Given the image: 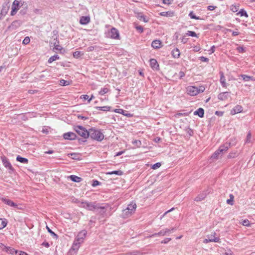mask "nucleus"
Listing matches in <instances>:
<instances>
[{
  "label": "nucleus",
  "mask_w": 255,
  "mask_h": 255,
  "mask_svg": "<svg viewBox=\"0 0 255 255\" xmlns=\"http://www.w3.org/2000/svg\"><path fill=\"white\" fill-rule=\"evenodd\" d=\"M136 208L135 202H132L128 204L127 207L122 211V216L124 218H128L134 213Z\"/></svg>",
  "instance_id": "obj_1"
},
{
  "label": "nucleus",
  "mask_w": 255,
  "mask_h": 255,
  "mask_svg": "<svg viewBox=\"0 0 255 255\" xmlns=\"http://www.w3.org/2000/svg\"><path fill=\"white\" fill-rule=\"evenodd\" d=\"M89 137L92 139L101 141L104 138V135L101 130L92 128L89 130Z\"/></svg>",
  "instance_id": "obj_2"
},
{
  "label": "nucleus",
  "mask_w": 255,
  "mask_h": 255,
  "mask_svg": "<svg viewBox=\"0 0 255 255\" xmlns=\"http://www.w3.org/2000/svg\"><path fill=\"white\" fill-rule=\"evenodd\" d=\"M81 207L90 211H94V210L99 209L104 210L105 209V207L102 206L100 204L87 202H82Z\"/></svg>",
  "instance_id": "obj_3"
},
{
  "label": "nucleus",
  "mask_w": 255,
  "mask_h": 255,
  "mask_svg": "<svg viewBox=\"0 0 255 255\" xmlns=\"http://www.w3.org/2000/svg\"><path fill=\"white\" fill-rule=\"evenodd\" d=\"M205 88L200 86L199 88L195 86H188L186 88L187 94L191 96H194L204 91Z\"/></svg>",
  "instance_id": "obj_4"
},
{
  "label": "nucleus",
  "mask_w": 255,
  "mask_h": 255,
  "mask_svg": "<svg viewBox=\"0 0 255 255\" xmlns=\"http://www.w3.org/2000/svg\"><path fill=\"white\" fill-rule=\"evenodd\" d=\"M228 145L221 146L219 149L216 151L211 157V159H217L220 155L222 156L228 149Z\"/></svg>",
  "instance_id": "obj_5"
},
{
  "label": "nucleus",
  "mask_w": 255,
  "mask_h": 255,
  "mask_svg": "<svg viewBox=\"0 0 255 255\" xmlns=\"http://www.w3.org/2000/svg\"><path fill=\"white\" fill-rule=\"evenodd\" d=\"M75 130L81 136L84 138H87L89 137V130L88 131L86 128L82 126L75 127Z\"/></svg>",
  "instance_id": "obj_6"
},
{
  "label": "nucleus",
  "mask_w": 255,
  "mask_h": 255,
  "mask_svg": "<svg viewBox=\"0 0 255 255\" xmlns=\"http://www.w3.org/2000/svg\"><path fill=\"white\" fill-rule=\"evenodd\" d=\"M109 37L115 39H120V34L118 30L116 28L113 27L109 32Z\"/></svg>",
  "instance_id": "obj_7"
},
{
  "label": "nucleus",
  "mask_w": 255,
  "mask_h": 255,
  "mask_svg": "<svg viewBox=\"0 0 255 255\" xmlns=\"http://www.w3.org/2000/svg\"><path fill=\"white\" fill-rule=\"evenodd\" d=\"M81 243L82 242L78 241V240L76 238L68 255H69V254H71L72 252H74V253H76L80 248V246Z\"/></svg>",
  "instance_id": "obj_8"
},
{
  "label": "nucleus",
  "mask_w": 255,
  "mask_h": 255,
  "mask_svg": "<svg viewBox=\"0 0 255 255\" xmlns=\"http://www.w3.org/2000/svg\"><path fill=\"white\" fill-rule=\"evenodd\" d=\"M216 233H214L213 235H211L210 236H208V238L205 239L203 241V243L205 244H207L209 242H215L218 243L220 242V239L218 237H215Z\"/></svg>",
  "instance_id": "obj_9"
},
{
  "label": "nucleus",
  "mask_w": 255,
  "mask_h": 255,
  "mask_svg": "<svg viewBox=\"0 0 255 255\" xmlns=\"http://www.w3.org/2000/svg\"><path fill=\"white\" fill-rule=\"evenodd\" d=\"M11 15H14L16 14L19 9V1L18 0H14L12 4Z\"/></svg>",
  "instance_id": "obj_10"
},
{
  "label": "nucleus",
  "mask_w": 255,
  "mask_h": 255,
  "mask_svg": "<svg viewBox=\"0 0 255 255\" xmlns=\"http://www.w3.org/2000/svg\"><path fill=\"white\" fill-rule=\"evenodd\" d=\"M230 97V93L228 92L221 93L218 95V99L221 101L226 100Z\"/></svg>",
  "instance_id": "obj_11"
},
{
  "label": "nucleus",
  "mask_w": 255,
  "mask_h": 255,
  "mask_svg": "<svg viewBox=\"0 0 255 255\" xmlns=\"http://www.w3.org/2000/svg\"><path fill=\"white\" fill-rule=\"evenodd\" d=\"M87 234V231L85 230L81 231L80 232L78 235L77 236L76 239L78 241L83 243L84 241V239L85 238Z\"/></svg>",
  "instance_id": "obj_12"
},
{
  "label": "nucleus",
  "mask_w": 255,
  "mask_h": 255,
  "mask_svg": "<svg viewBox=\"0 0 255 255\" xmlns=\"http://www.w3.org/2000/svg\"><path fill=\"white\" fill-rule=\"evenodd\" d=\"M63 137L65 139L73 140L76 138V135L74 132H68L63 134Z\"/></svg>",
  "instance_id": "obj_13"
},
{
  "label": "nucleus",
  "mask_w": 255,
  "mask_h": 255,
  "mask_svg": "<svg viewBox=\"0 0 255 255\" xmlns=\"http://www.w3.org/2000/svg\"><path fill=\"white\" fill-rule=\"evenodd\" d=\"M171 233V230L169 229H165L161 230L159 232L157 233H155L152 235V236H165L166 235H169Z\"/></svg>",
  "instance_id": "obj_14"
},
{
  "label": "nucleus",
  "mask_w": 255,
  "mask_h": 255,
  "mask_svg": "<svg viewBox=\"0 0 255 255\" xmlns=\"http://www.w3.org/2000/svg\"><path fill=\"white\" fill-rule=\"evenodd\" d=\"M243 107L240 105H237L231 111V114L233 115L241 113L243 111Z\"/></svg>",
  "instance_id": "obj_15"
},
{
  "label": "nucleus",
  "mask_w": 255,
  "mask_h": 255,
  "mask_svg": "<svg viewBox=\"0 0 255 255\" xmlns=\"http://www.w3.org/2000/svg\"><path fill=\"white\" fill-rule=\"evenodd\" d=\"M2 201L5 204H7V205H8L9 206L14 207L17 208V209H20L19 208H18L17 207L18 205L14 203L13 201H12L10 200H9L7 199H3Z\"/></svg>",
  "instance_id": "obj_16"
},
{
  "label": "nucleus",
  "mask_w": 255,
  "mask_h": 255,
  "mask_svg": "<svg viewBox=\"0 0 255 255\" xmlns=\"http://www.w3.org/2000/svg\"><path fill=\"white\" fill-rule=\"evenodd\" d=\"M90 21V17L89 16H82L80 19V23L81 24L85 25Z\"/></svg>",
  "instance_id": "obj_17"
},
{
  "label": "nucleus",
  "mask_w": 255,
  "mask_h": 255,
  "mask_svg": "<svg viewBox=\"0 0 255 255\" xmlns=\"http://www.w3.org/2000/svg\"><path fill=\"white\" fill-rule=\"evenodd\" d=\"M162 43L160 40H155L152 42L151 46L154 49H158L161 47Z\"/></svg>",
  "instance_id": "obj_18"
},
{
  "label": "nucleus",
  "mask_w": 255,
  "mask_h": 255,
  "mask_svg": "<svg viewBox=\"0 0 255 255\" xmlns=\"http://www.w3.org/2000/svg\"><path fill=\"white\" fill-rule=\"evenodd\" d=\"M160 15L162 16H166V17H173L174 16V12L172 11H164L161 12L159 13Z\"/></svg>",
  "instance_id": "obj_19"
},
{
  "label": "nucleus",
  "mask_w": 255,
  "mask_h": 255,
  "mask_svg": "<svg viewBox=\"0 0 255 255\" xmlns=\"http://www.w3.org/2000/svg\"><path fill=\"white\" fill-rule=\"evenodd\" d=\"M1 159L3 164L5 167L8 168L10 169H12V166L11 165L10 162L8 161V159L5 157H3Z\"/></svg>",
  "instance_id": "obj_20"
},
{
  "label": "nucleus",
  "mask_w": 255,
  "mask_h": 255,
  "mask_svg": "<svg viewBox=\"0 0 255 255\" xmlns=\"http://www.w3.org/2000/svg\"><path fill=\"white\" fill-rule=\"evenodd\" d=\"M195 115H198L200 118H203L204 115V110L203 108H200L194 113Z\"/></svg>",
  "instance_id": "obj_21"
},
{
  "label": "nucleus",
  "mask_w": 255,
  "mask_h": 255,
  "mask_svg": "<svg viewBox=\"0 0 255 255\" xmlns=\"http://www.w3.org/2000/svg\"><path fill=\"white\" fill-rule=\"evenodd\" d=\"M3 246L4 248L2 249L3 250H4L5 252L9 253V254L11 255H14V252L15 250H14L13 248H11L10 247H6L4 246L2 244H1L0 245V247Z\"/></svg>",
  "instance_id": "obj_22"
},
{
  "label": "nucleus",
  "mask_w": 255,
  "mask_h": 255,
  "mask_svg": "<svg viewBox=\"0 0 255 255\" xmlns=\"http://www.w3.org/2000/svg\"><path fill=\"white\" fill-rule=\"evenodd\" d=\"M150 65L151 67L153 69H157L159 66L157 61L154 59H150Z\"/></svg>",
  "instance_id": "obj_23"
},
{
  "label": "nucleus",
  "mask_w": 255,
  "mask_h": 255,
  "mask_svg": "<svg viewBox=\"0 0 255 255\" xmlns=\"http://www.w3.org/2000/svg\"><path fill=\"white\" fill-rule=\"evenodd\" d=\"M206 196V193H202L197 196L195 199L194 200L196 202H199L203 200Z\"/></svg>",
  "instance_id": "obj_24"
},
{
  "label": "nucleus",
  "mask_w": 255,
  "mask_h": 255,
  "mask_svg": "<svg viewBox=\"0 0 255 255\" xmlns=\"http://www.w3.org/2000/svg\"><path fill=\"white\" fill-rule=\"evenodd\" d=\"M21 24V21L20 20H15L12 22L10 27L12 28H16L20 26Z\"/></svg>",
  "instance_id": "obj_25"
},
{
  "label": "nucleus",
  "mask_w": 255,
  "mask_h": 255,
  "mask_svg": "<svg viewBox=\"0 0 255 255\" xmlns=\"http://www.w3.org/2000/svg\"><path fill=\"white\" fill-rule=\"evenodd\" d=\"M137 17L140 20H142L144 22H147L149 21V19L146 18L142 13H138L137 15Z\"/></svg>",
  "instance_id": "obj_26"
},
{
  "label": "nucleus",
  "mask_w": 255,
  "mask_h": 255,
  "mask_svg": "<svg viewBox=\"0 0 255 255\" xmlns=\"http://www.w3.org/2000/svg\"><path fill=\"white\" fill-rule=\"evenodd\" d=\"M220 82L222 84V86L223 87H227V84L226 83V79L225 76H224L223 73H221V77H220Z\"/></svg>",
  "instance_id": "obj_27"
},
{
  "label": "nucleus",
  "mask_w": 255,
  "mask_h": 255,
  "mask_svg": "<svg viewBox=\"0 0 255 255\" xmlns=\"http://www.w3.org/2000/svg\"><path fill=\"white\" fill-rule=\"evenodd\" d=\"M172 55L174 58H179L180 55L179 50L178 48L174 49L172 51Z\"/></svg>",
  "instance_id": "obj_28"
},
{
  "label": "nucleus",
  "mask_w": 255,
  "mask_h": 255,
  "mask_svg": "<svg viewBox=\"0 0 255 255\" xmlns=\"http://www.w3.org/2000/svg\"><path fill=\"white\" fill-rule=\"evenodd\" d=\"M69 156H71L73 159L80 160V155L79 153H71L68 154Z\"/></svg>",
  "instance_id": "obj_29"
},
{
  "label": "nucleus",
  "mask_w": 255,
  "mask_h": 255,
  "mask_svg": "<svg viewBox=\"0 0 255 255\" xmlns=\"http://www.w3.org/2000/svg\"><path fill=\"white\" fill-rule=\"evenodd\" d=\"M70 178L71 180L75 182H80L82 180V178L81 177H78L76 175H71L70 176Z\"/></svg>",
  "instance_id": "obj_30"
},
{
  "label": "nucleus",
  "mask_w": 255,
  "mask_h": 255,
  "mask_svg": "<svg viewBox=\"0 0 255 255\" xmlns=\"http://www.w3.org/2000/svg\"><path fill=\"white\" fill-rule=\"evenodd\" d=\"M16 160L23 163H28V159L27 158L22 157L19 155H18L16 157Z\"/></svg>",
  "instance_id": "obj_31"
},
{
  "label": "nucleus",
  "mask_w": 255,
  "mask_h": 255,
  "mask_svg": "<svg viewBox=\"0 0 255 255\" xmlns=\"http://www.w3.org/2000/svg\"><path fill=\"white\" fill-rule=\"evenodd\" d=\"M59 59V56L57 54H55L49 58V59L48 60V62L49 63H51L52 62H53L56 60H58Z\"/></svg>",
  "instance_id": "obj_32"
},
{
  "label": "nucleus",
  "mask_w": 255,
  "mask_h": 255,
  "mask_svg": "<svg viewBox=\"0 0 255 255\" xmlns=\"http://www.w3.org/2000/svg\"><path fill=\"white\" fill-rule=\"evenodd\" d=\"M110 90L107 87H104L99 91V94L100 95H104V94L108 93L109 92Z\"/></svg>",
  "instance_id": "obj_33"
},
{
  "label": "nucleus",
  "mask_w": 255,
  "mask_h": 255,
  "mask_svg": "<svg viewBox=\"0 0 255 255\" xmlns=\"http://www.w3.org/2000/svg\"><path fill=\"white\" fill-rule=\"evenodd\" d=\"M7 225V222L5 220L0 219V229H2L6 227Z\"/></svg>",
  "instance_id": "obj_34"
},
{
  "label": "nucleus",
  "mask_w": 255,
  "mask_h": 255,
  "mask_svg": "<svg viewBox=\"0 0 255 255\" xmlns=\"http://www.w3.org/2000/svg\"><path fill=\"white\" fill-rule=\"evenodd\" d=\"M241 77L243 78V80H244L245 81L254 80V78L253 77L249 76L246 75H241Z\"/></svg>",
  "instance_id": "obj_35"
},
{
  "label": "nucleus",
  "mask_w": 255,
  "mask_h": 255,
  "mask_svg": "<svg viewBox=\"0 0 255 255\" xmlns=\"http://www.w3.org/2000/svg\"><path fill=\"white\" fill-rule=\"evenodd\" d=\"M107 174L112 175V174H116L118 175H122L123 174V172L121 170H116L112 172H109L107 173Z\"/></svg>",
  "instance_id": "obj_36"
},
{
  "label": "nucleus",
  "mask_w": 255,
  "mask_h": 255,
  "mask_svg": "<svg viewBox=\"0 0 255 255\" xmlns=\"http://www.w3.org/2000/svg\"><path fill=\"white\" fill-rule=\"evenodd\" d=\"M96 109L103 111H110L111 107L109 106L97 107Z\"/></svg>",
  "instance_id": "obj_37"
},
{
  "label": "nucleus",
  "mask_w": 255,
  "mask_h": 255,
  "mask_svg": "<svg viewBox=\"0 0 255 255\" xmlns=\"http://www.w3.org/2000/svg\"><path fill=\"white\" fill-rule=\"evenodd\" d=\"M54 47L53 48V50H61L62 49V47L59 45V42H55L53 43Z\"/></svg>",
  "instance_id": "obj_38"
},
{
  "label": "nucleus",
  "mask_w": 255,
  "mask_h": 255,
  "mask_svg": "<svg viewBox=\"0 0 255 255\" xmlns=\"http://www.w3.org/2000/svg\"><path fill=\"white\" fill-rule=\"evenodd\" d=\"M132 144L135 145L136 147H140L141 145V142L139 140H134L132 142Z\"/></svg>",
  "instance_id": "obj_39"
},
{
  "label": "nucleus",
  "mask_w": 255,
  "mask_h": 255,
  "mask_svg": "<svg viewBox=\"0 0 255 255\" xmlns=\"http://www.w3.org/2000/svg\"><path fill=\"white\" fill-rule=\"evenodd\" d=\"M83 53H82L81 52L77 51L73 53V55L75 58H78L80 57L81 56L83 55Z\"/></svg>",
  "instance_id": "obj_40"
},
{
  "label": "nucleus",
  "mask_w": 255,
  "mask_h": 255,
  "mask_svg": "<svg viewBox=\"0 0 255 255\" xmlns=\"http://www.w3.org/2000/svg\"><path fill=\"white\" fill-rule=\"evenodd\" d=\"M251 137H252V134L251 131H249L247 135L246 139V143H250L251 141Z\"/></svg>",
  "instance_id": "obj_41"
},
{
  "label": "nucleus",
  "mask_w": 255,
  "mask_h": 255,
  "mask_svg": "<svg viewBox=\"0 0 255 255\" xmlns=\"http://www.w3.org/2000/svg\"><path fill=\"white\" fill-rule=\"evenodd\" d=\"M59 84L61 86H67V85H69V82L68 81H66V80H63V79H61L59 81Z\"/></svg>",
  "instance_id": "obj_42"
},
{
  "label": "nucleus",
  "mask_w": 255,
  "mask_h": 255,
  "mask_svg": "<svg viewBox=\"0 0 255 255\" xmlns=\"http://www.w3.org/2000/svg\"><path fill=\"white\" fill-rule=\"evenodd\" d=\"M186 35H188V36H192V37H198V36H197V34L194 31H188L187 33H186Z\"/></svg>",
  "instance_id": "obj_43"
},
{
  "label": "nucleus",
  "mask_w": 255,
  "mask_h": 255,
  "mask_svg": "<svg viewBox=\"0 0 255 255\" xmlns=\"http://www.w3.org/2000/svg\"><path fill=\"white\" fill-rule=\"evenodd\" d=\"M189 16L192 19H200V18L199 17L196 16L193 11H191L189 14Z\"/></svg>",
  "instance_id": "obj_44"
},
{
  "label": "nucleus",
  "mask_w": 255,
  "mask_h": 255,
  "mask_svg": "<svg viewBox=\"0 0 255 255\" xmlns=\"http://www.w3.org/2000/svg\"><path fill=\"white\" fill-rule=\"evenodd\" d=\"M239 14H240L241 16H245L247 17H248V15L247 12L243 9L240 10V11L239 12Z\"/></svg>",
  "instance_id": "obj_45"
},
{
  "label": "nucleus",
  "mask_w": 255,
  "mask_h": 255,
  "mask_svg": "<svg viewBox=\"0 0 255 255\" xmlns=\"http://www.w3.org/2000/svg\"><path fill=\"white\" fill-rule=\"evenodd\" d=\"M46 229H47V231L48 232L50 233L51 234L52 236H53V237L54 238H57L58 237V236L57 234H56L55 233H54L53 231H52L47 226H46Z\"/></svg>",
  "instance_id": "obj_46"
},
{
  "label": "nucleus",
  "mask_w": 255,
  "mask_h": 255,
  "mask_svg": "<svg viewBox=\"0 0 255 255\" xmlns=\"http://www.w3.org/2000/svg\"><path fill=\"white\" fill-rule=\"evenodd\" d=\"M230 197V199H228L227 200V202L228 204L232 205H233L234 196L233 195L231 194Z\"/></svg>",
  "instance_id": "obj_47"
},
{
  "label": "nucleus",
  "mask_w": 255,
  "mask_h": 255,
  "mask_svg": "<svg viewBox=\"0 0 255 255\" xmlns=\"http://www.w3.org/2000/svg\"><path fill=\"white\" fill-rule=\"evenodd\" d=\"M30 42V38L29 37L27 36L24 38L22 41V43L23 44H27Z\"/></svg>",
  "instance_id": "obj_48"
},
{
  "label": "nucleus",
  "mask_w": 255,
  "mask_h": 255,
  "mask_svg": "<svg viewBox=\"0 0 255 255\" xmlns=\"http://www.w3.org/2000/svg\"><path fill=\"white\" fill-rule=\"evenodd\" d=\"M161 166V163L160 162H157L155 164H153L152 166V168L153 169H156Z\"/></svg>",
  "instance_id": "obj_49"
},
{
  "label": "nucleus",
  "mask_w": 255,
  "mask_h": 255,
  "mask_svg": "<svg viewBox=\"0 0 255 255\" xmlns=\"http://www.w3.org/2000/svg\"><path fill=\"white\" fill-rule=\"evenodd\" d=\"M243 226L249 227L250 226V222L248 220H245L242 223Z\"/></svg>",
  "instance_id": "obj_50"
},
{
  "label": "nucleus",
  "mask_w": 255,
  "mask_h": 255,
  "mask_svg": "<svg viewBox=\"0 0 255 255\" xmlns=\"http://www.w3.org/2000/svg\"><path fill=\"white\" fill-rule=\"evenodd\" d=\"M135 28L137 30H138L140 33H142L143 31V27L140 25H137L135 26Z\"/></svg>",
  "instance_id": "obj_51"
},
{
  "label": "nucleus",
  "mask_w": 255,
  "mask_h": 255,
  "mask_svg": "<svg viewBox=\"0 0 255 255\" xmlns=\"http://www.w3.org/2000/svg\"><path fill=\"white\" fill-rule=\"evenodd\" d=\"M237 49L240 53H243L245 51L244 47L242 46H239L237 47Z\"/></svg>",
  "instance_id": "obj_52"
},
{
  "label": "nucleus",
  "mask_w": 255,
  "mask_h": 255,
  "mask_svg": "<svg viewBox=\"0 0 255 255\" xmlns=\"http://www.w3.org/2000/svg\"><path fill=\"white\" fill-rule=\"evenodd\" d=\"M171 240V238H165L164 240H163V241H162L161 242V244H167L168 243L169 241H170Z\"/></svg>",
  "instance_id": "obj_53"
},
{
  "label": "nucleus",
  "mask_w": 255,
  "mask_h": 255,
  "mask_svg": "<svg viewBox=\"0 0 255 255\" xmlns=\"http://www.w3.org/2000/svg\"><path fill=\"white\" fill-rule=\"evenodd\" d=\"M114 112L116 113H117L122 114L124 115V111L121 109H115L114 110Z\"/></svg>",
  "instance_id": "obj_54"
},
{
  "label": "nucleus",
  "mask_w": 255,
  "mask_h": 255,
  "mask_svg": "<svg viewBox=\"0 0 255 255\" xmlns=\"http://www.w3.org/2000/svg\"><path fill=\"white\" fill-rule=\"evenodd\" d=\"M185 73L184 72L180 71L179 73L178 76H179V77L180 79H182L183 77L185 76Z\"/></svg>",
  "instance_id": "obj_55"
},
{
  "label": "nucleus",
  "mask_w": 255,
  "mask_h": 255,
  "mask_svg": "<svg viewBox=\"0 0 255 255\" xmlns=\"http://www.w3.org/2000/svg\"><path fill=\"white\" fill-rule=\"evenodd\" d=\"M200 59L202 61V62H207L209 61V59L206 58V57H203V56H202L200 57Z\"/></svg>",
  "instance_id": "obj_56"
},
{
  "label": "nucleus",
  "mask_w": 255,
  "mask_h": 255,
  "mask_svg": "<svg viewBox=\"0 0 255 255\" xmlns=\"http://www.w3.org/2000/svg\"><path fill=\"white\" fill-rule=\"evenodd\" d=\"M174 209V208H171V209H170V210H168L167 211H166V212H165V213H164V214L161 216V217L160 219H162V218H163L164 216H165V215H166L167 213H168L170 212L171 211H173Z\"/></svg>",
  "instance_id": "obj_57"
},
{
  "label": "nucleus",
  "mask_w": 255,
  "mask_h": 255,
  "mask_svg": "<svg viewBox=\"0 0 255 255\" xmlns=\"http://www.w3.org/2000/svg\"><path fill=\"white\" fill-rule=\"evenodd\" d=\"M100 184V182L97 180H94L92 186L95 187Z\"/></svg>",
  "instance_id": "obj_58"
},
{
  "label": "nucleus",
  "mask_w": 255,
  "mask_h": 255,
  "mask_svg": "<svg viewBox=\"0 0 255 255\" xmlns=\"http://www.w3.org/2000/svg\"><path fill=\"white\" fill-rule=\"evenodd\" d=\"M224 112L221 111H216L215 112V114L218 116H222L223 115Z\"/></svg>",
  "instance_id": "obj_59"
},
{
  "label": "nucleus",
  "mask_w": 255,
  "mask_h": 255,
  "mask_svg": "<svg viewBox=\"0 0 255 255\" xmlns=\"http://www.w3.org/2000/svg\"><path fill=\"white\" fill-rule=\"evenodd\" d=\"M81 99H84V100H89V96L87 95H82L81 96Z\"/></svg>",
  "instance_id": "obj_60"
},
{
  "label": "nucleus",
  "mask_w": 255,
  "mask_h": 255,
  "mask_svg": "<svg viewBox=\"0 0 255 255\" xmlns=\"http://www.w3.org/2000/svg\"><path fill=\"white\" fill-rule=\"evenodd\" d=\"M216 7L213 5H209L208 6V9L209 10H213Z\"/></svg>",
  "instance_id": "obj_61"
},
{
  "label": "nucleus",
  "mask_w": 255,
  "mask_h": 255,
  "mask_svg": "<svg viewBox=\"0 0 255 255\" xmlns=\"http://www.w3.org/2000/svg\"><path fill=\"white\" fill-rule=\"evenodd\" d=\"M42 245L44 246V247H45L46 248H48L49 247V244L47 242H43L42 244Z\"/></svg>",
  "instance_id": "obj_62"
},
{
  "label": "nucleus",
  "mask_w": 255,
  "mask_h": 255,
  "mask_svg": "<svg viewBox=\"0 0 255 255\" xmlns=\"http://www.w3.org/2000/svg\"><path fill=\"white\" fill-rule=\"evenodd\" d=\"M18 255H28L27 253L22 251H19Z\"/></svg>",
  "instance_id": "obj_63"
},
{
  "label": "nucleus",
  "mask_w": 255,
  "mask_h": 255,
  "mask_svg": "<svg viewBox=\"0 0 255 255\" xmlns=\"http://www.w3.org/2000/svg\"><path fill=\"white\" fill-rule=\"evenodd\" d=\"M225 255H233V253L231 251H230L229 252H226L225 254Z\"/></svg>",
  "instance_id": "obj_64"
}]
</instances>
